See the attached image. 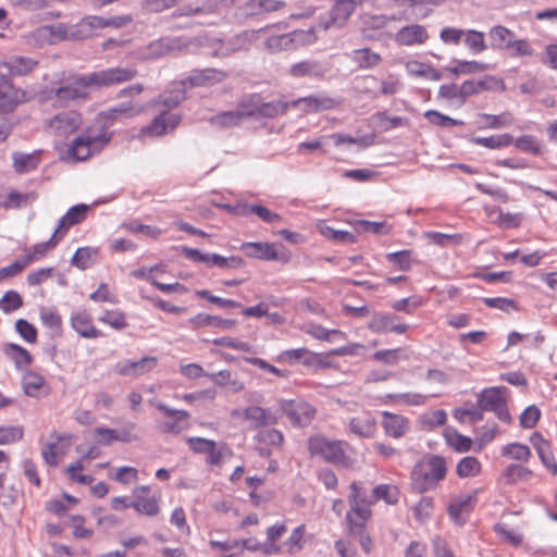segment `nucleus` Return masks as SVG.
<instances>
[{
	"instance_id": "nucleus-39",
	"label": "nucleus",
	"mask_w": 557,
	"mask_h": 557,
	"mask_svg": "<svg viewBox=\"0 0 557 557\" xmlns=\"http://www.w3.org/2000/svg\"><path fill=\"white\" fill-rule=\"evenodd\" d=\"M46 385L45 379L37 372L28 370L22 377L24 393L29 397H38L40 389Z\"/></svg>"
},
{
	"instance_id": "nucleus-28",
	"label": "nucleus",
	"mask_w": 557,
	"mask_h": 557,
	"mask_svg": "<svg viewBox=\"0 0 557 557\" xmlns=\"http://www.w3.org/2000/svg\"><path fill=\"white\" fill-rule=\"evenodd\" d=\"M350 493L348 495L349 509L357 510H371V506L374 504L372 498H369L366 490L362 487L360 482L354 481L350 483Z\"/></svg>"
},
{
	"instance_id": "nucleus-58",
	"label": "nucleus",
	"mask_w": 557,
	"mask_h": 557,
	"mask_svg": "<svg viewBox=\"0 0 557 557\" xmlns=\"http://www.w3.org/2000/svg\"><path fill=\"white\" fill-rule=\"evenodd\" d=\"M424 116L431 124L440 127L461 126L465 124L461 120H455L435 110L426 111Z\"/></svg>"
},
{
	"instance_id": "nucleus-22",
	"label": "nucleus",
	"mask_w": 557,
	"mask_h": 557,
	"mask_svg": "<svg viewBox=\"0 0 557 557\" xmlns=\"http://www.w3.org/2000/svg\"><path fill=\"white\" fill-rule=\"evenodd\" d=\"M88 210L89 206L84 203L71 207L67 212L59 220L54 232L59 235V237L63 238L71 226L79 224L86 219Z\"/></svg>"
},
{
	"instance_id": "nucleus-9",
	"label": "nucleus",
	"mask_w": 557,
	"mask_h": 557,
	"mask_svg": "<svg viewBox=\"0 0 557 557\" xmlns=\"http://www.w3.org/2000/svg\"><path fill=\"white\" fill-rule=\"evenodd\" d=\"M331 71V64L327 61L307 59L293 64L288 74L293 78H309L313 81H322Z\"/></svg>"
},
{
	"instance_id": "nucleus-25",
	"label": "nucleus",
	"mask_w": 557,
	"mask_h": 557,
	"mask_svg": "<svg viewBox=\"0 0 557 557\" xmlns=\"http://www.w3.org/2000/svg\"><path fill=\"white\" fill-rule=\"evenodd\" d=\"M50 437L53 441L42 445L41 456L47 465L57 467L59 463V456H63L66 450V447H62L60 444L64 440H69L70 436L53 432Z\"/></svg>"
},
{
	"instance_id": "nucleus-23",
	"label": "nucleus",
	"mask_w": 557,
	"mask_h": 557,
	"mask_svg": "<svg viewBox=\"0 0 557 557\" xmlns=\"http://www.w3.org/2000/svg\"><path fill=\"white\" fill-rule=\"evenodd\" d=\"M305 37V32L295 30L288 34L271 36L265 40L264 45L270 51L277 52L294 48L296 45L304 42Z\"/></svg>"
},
{
	"instance_id": "nucleus-38",
	"label": "nucleus",
	"mask_w": 557,
	"mask_h": 557,
	"mask_svg": "<svg viewBox=\"0 0 557 557\" xmlns=\"http://www.w3.org/2000/svg\"><path fill=\"white\" fill-rule=\"evenodd\" d=\"M456 62L455 66H447L445 70L451 75L459 76L475 74L480 72H484L487 70L488 65L486 63L478 62V61H465V60H454Z\"/></svg>"
},
{
	"instance_id": "nucleus-10",
	"label": "nucleus",
	"mask_w": 557,
	"mask_h": 557,
	"mask_svg": "<svg viewBox=\"0 0 557 557\" xmlns=\"http://www.w3.org/2000/svg\"><path fill=\"white\" fill-rule=\"evenodd\" d=\"M447 474V466L444 457L433 455L423 465L422 473L423 482L418 486L420 492L431 490L437 485L438 482L445 479Z\"/></svg>"
},
{
	"instance_id": "nucleus-64",
	"label": "nucleus",
	"mask_w": 557,
	"mask_h": 557,
	"mask_svg": "<svg viewBox=\"0 0 557 557\" xmlns=\"http://www.w3.org/2000/svg\"><path fill=\"white\" fill-rule=\"evenodd\" d=\"M388 262L395 264L400 271H408L411 268V251L400 250L386 255Z\"/></svg>"
},
{
	"instance_id": "nucleus-2",
	"label": "nucleus",
	"mask_w": 557,
	"mask_h": 557,
	"mask_svg": "<svg viewBox=\"0 0 557 557\" xmlns=\"http://www.w3.org/2000/svg\"><path fill=\"white\" fill-rule=\"evenodd\" d=\"M112 133L104 127L89 126L77 136L67 149V154L74 161H86L99 153L111 140Z\"/></svg>"
},
{
	"instance_id": "nucleus-53",
	"label": "nucleus",
	"mask_w": 557,
	"mask_h": 557,
	"mask_svg": "<svg viewBox=\"0 0 557 557\" xmlns=\"http://www.w3.org/2000/svg\"><path fill=\"white\" fill-rule=\"evenodd\" d=\"M23 306V298L16 290H8L0 298V310L5 313H12Z\"/></svg>"
},
{
	"instance_id": "nucleus-37",
	"label": "nucleus",
	"mask_w": 557,
	"mask_h": 557,
	"mask_svg": "<svg viewBox=\"0 0 557 557\" xmlns=\"http://www.w3.org/2000/svg\"><path fill=\"white\" fill-rule=\"evenodd\" d=\"M475 503V492L473 494L469 495H460L450 502L448 506V513L449 516L458 522L460 519V516L463 512H468L473 508V505Z\"/></svg>"
},
{
	"instance_id": "nucleus-47",
	"label": "nucleus",
	"mask_w": 557,
	"mask_h": 557,
	"mask_svg": "<svg viewBox=\"0 0 557 557\" xmlns=\"http://www.w3.org/2000/svg\"><path fill=\"white\" fill-rule=\"evenodd\" d=\"M252 115V112L244 111V110H235V111H226L220 114H216L211 119V122L214 125L221 127H230L237 125L244 117Z\"/></svg>"
},
{
	"instance_id": "nucleus-27",
	"label": "nucleus",
	"mask_w": 557,
	"mask_h": 557,
	"mask_svg": "<svg viewBox=\"0 0 557 557\" xmlns=\"http://www.w3.org/2000/svg\"><path fill=\"white\" fill-rule=\"evenodd\" d=\"M531 442L535 447L537 455L547 470L553 474H557V463L555 461L554 455L550 450V445L547 441H545L540 434L535 433L531 437Z\"/></svg>"
},
{
	"instance_id": "nucleus-36",
	"label": "nucleus",
	"mask_w": 557,
	"mask_h": 557,
	"mask_svg": "<svg viewBox=\"0 0 557 557\" xmlns=\"http://www.w3.org/2000/svg\"><path fill=\"white\" fill-rule=\"evenodd\" d=\"M490 39L492 41V47L498 50H505L509 47L512 39L516 37L515 33L503 26L496 25L493 26L488 32Z\"/></svg>"
},
{
	"instance_id": "nucleus-24",
	"label": "nucleus",
	"mask_w": 557,
	"mask_h": 557,
	"mask_svg": "<svg viewBox=\"0 0 557 557\" xmlns=\"http://www.w3.org/2000/svg\"><path fill=\"white\" fill-rule=\"evenodd\" d=\"M348 429L358 437L371 438L376 433V420L371 413L364 412L351 418L348 423Z\"/></svg>"
},
{
	"instance_id": "nucleus-5",
	"label": "nucleus",
	"mask_w": 557,
	"mask_h": 557,
	"mask_svg": "<svg viewBox=\"0 0 557 557\" xmlns=\"http://www.w3.org/2000/svg\"><path fill=\"white\" fill-rule=\"evenodd\" d=\"M83 124V116L75 110L63 111L45 122L48 134L63 140L76 133Z\"/></svg>"
},
{
	"instance_id": "nucleus-57",
	"label": "nucleus",
	"mask_w": 557,
	"mask_h": 557,
	"mask_svg": "<svg viewBox=\"0 0 557 557\" xmlns=\"http://www.w3.org/2000/svg\"><path fill=\"white\" fill-rule=\"evenodd\" d=\"M132 508L149 517L158 515L160 510L158 500L154 497H139L132 503Z\"/></svg>"
},
{
	"instance_id": "nucleus-18",
	"label": "nucleus",
	"mask_w": 557,
	"mask_h": 557,
	"mask_svg": "<svg viewBox=\"0 0 557 557\" xmlns=\"http://www.w3.org/2000/svg\"><path fill=\"white\" fill-rule=\"evenodd\" d=\"M158 410L162 411L165 416L173 418V421H166L159 424V430L162 433L178 434L184 430L182 422L189 418V413L186 410L172 409L165 404L158 401H150Z\"/></svg>"
},
{
	"instance_id": "nucleus-3",
	"label": "nucleus",
	"mask_w": 557,
	"mask_h": 557,
	"mask_svg": "<svg viewBox=\"0 0 557 557\" xmlns=\"http://www.w3.org/2000/svg\"><path fill=\"white\" fill-rule=\"evenodd\" d=\"M349 445L343 441H331L326 437L317 435L309 440V450L311 455L320 456L327 462L347 467L349 457L347 450Z\"/></svg>"
},
{
	"instance_id": "nucleus-8",
	"label": "nucleus",
	"mask_w": 557,
	"mask_h": 557,
	"mask_svg": "<svg viewBox=\"0 0 557 557\" xmlns=\"http://www.w3.org/2000/svg\"><path fill=\"white\" fill-rule=\"evenodd\" d=\"M280 409L286 414L289 421L297 426H307L315 416V408L304 400H278Z\"/></svg>"
},
{
	"instance_id": "nucleus-45",
	"label": "nucleus",
	"mask_w": 557,
	"mask_h": 557,
	"mask_svg": "<svg viewBox=\"0 0 557 557\" xmlns=\"http://www.w3.org/2000/svg\"><path fill=\"white\" fill-rule=\"evenodd\" d=\"M399 499V490L392 484H380L372 491V500L374 504L384 500L387 505H395Z\"/></svg>"
},
{
	"instance_id": "nucleus-19",
	"label": "nucleus",
	"mask_w": 557,
	"mask_h": 557,
	"mask_svg": "<svg viewBox=\"0 0 557 557\" xmlns=\"http://www.w3.org/2000/svg\"><path fill=\"white\" fill-rule=\"evenodd\" d=\"M71 326L84 338H98L103 336L92 322L91 314L86 310H77L71 314Z\"/></svg>"
},
{
	"instance_id": "nucleus-46",
	"label": "nucleus",
	"mask_w": 557,
	"mask_h": 557,
	"mask_svg": "<svg viewBox=\"0 0 557 557\" xmlns=\"http://www.w3.org/2000/svg\"><path fill=\"white\" fill-rule=\"evenodd\" d=\"M305 332L315 339L334 342L336 338H344L345 333L339 330H327L320 324H307Z\"/></svg>"
},
{
	"instance_id": "nucleus-40",
	"label": "nucleus",
	"mask_w": 557,
	"mask_h": 557,
	"mask_svg": "<svg viewBox=\"0 0 557 557\" xmlns=\"http://www.w3.org/2000/svg\"><path fill=\"white\" fill-rule=\"evenodd\" d=\"M36 196L33 193L22 194L11 190L5 196H0V206L5 209H17L33 202Z\"/></svg>"
},
{
	"instance_id": "nucleus-52",
	"label": "nucleus",
	"mask_w": 557,
	"mask_h": 557,
	"mask_svg": "<svg viewBox=\"0 0 557 557\" xmlns=\"http://www.w3.org/2000/svg\"><path fill=\"white\" fill-rule=\"evenodd\" d=\"M512 144L518 150L532 154H541L542 145L541 141L533 135H523L513 139Z\"/></svg>"
},
{
	"instance_id": "nucleus-13",
	"label": "nucleus",
	"mask_w": 557,
	"mask_h": 557,
	"mask_svg": "<svg viewBox=\"0 0 557 557\" xmlns=\"http://www.w3.org/2000/svg\"><path fill=\"white\" fill-rule=\"evenodd\" d=\"M71 25L58 23L53 25H45L38 27L32 33V38L36 44L53 45L61 40H70Z\"/></svg>"
},
{
	"instance_id": "nucleus-31",
	"label": "nucleus",
	"mask_w": 557,
	"mask_h": 557,
	"mask_svg": "<svg viewBox=\"0 0 557 557\" xmlns=\"http://www.w3.org/2000/svg\"><path fill=\"white\" fill-rule=\"evenodd\" d=\"M3 352L14 362L16 369L18 370L26 369L33 362V356L29 354V351L17 344H4Z\"/></svg>"
},
{
	"instance_id": "nucleus-59",
	"label": "nucleus",
	"mask_w": 557,
	"mask_h": 557,
	"mask_svg": "<svg viewBox=\"0 0 557 557\" xmlns=\"http://www.w3.org/2000/svg\"><path fill=\"white\" fill-rule=\"evenodd\" d=\"M397 317L392 314L375 313L370 320L368 327L374 333L389 332L391 323L396 321Z\"/></svg>"
},
{
	"instance_id": "nucleus-6",
	"label": "nucleus",
	"mask_w": 557,
	"mask_h": 557,
	"mask_svg": "<svg viewBox=\"0 0 557 557\" xmlns=\"http://www.w3.org/2000/svg\"><path fill=\"white\" fill-rule=\"evenodd\" d=\"M186 45L180 37H164L151 41L150 44L140 47L135 52V58L138 60H154L175 51L182 50Z\"/></svg>"
},
{
	"instance_id": "nucleus-32",
	"label": "nucleus",
	"mask_w": 557,
	"mask_h": 557,
	"mask_svg": "<svg viewBox=\"0 0 557 557\" xmlns=\"http://www.w3.org/2000/svg\"><path fill=\"white\" fill-rule=\"evenodd\" d=\"M350 59L362 70L373 69L382 62L381 54L370 48L354 50Z\"/></svg>"
},
{
	"instance_id": "nucleus-1",
	"label": "nucleus",
	"mask_w": 557,
	"mask_h": 557,
	"mask_svg": "<svg viewBox=\"0 0 557 557\" xmlns=\"http://www.w3.org/2000/svg\"><path fill=\"white\" fill-rule=\"evenodd\" d=\"M138 72L135 67H107L74 77L58 88L45 89L40 92L42 101L53 107H66L70 103L85 101L90 89H101L133 81Z\"/></svg>"
},
{
	"instance_id": "nucleus-61",
	"label": "nucleus",
	"mask_w": 557,
	"mask_h": 557,
	"mask_svg": "<svg viewBox=\"0 0 557 557\" xmlns=\"http://www.w3.org/2000/svg\"><path fill=\"white\" fill-rule=\"evenodd\" d=\"M479 117L486 122L485 127L493 128V129L508 126V125L512 124V121H513L511 114L507 113V112L502 113L499 115L482 113L479 115Z\"/></svg>"
},
{
	"instance_id": "nucleus-50",
	"label": "nucleus",
	"mask_w": 557,
	"mask_h": 557,
	"mask_svg": "<svg viewBox=\"0 0 557 557\" xmlns=\"http://www.w3.org/2000/svg\"><path fill=\"white\" fill-rule=\"evenodd\" d=\"M445 440L446 443L454 448V450L458 453H466L471 449L472 441L470 437L465 436L457 432L456 430H446L445 431Z\"/></svg>"
},
{
	"instance_id": "nucleus-41",
	"label": "nucleus",
	"mask_w": 557,
	"mask_h": 557,
	"mask_svg": "<svg viewBox=\"0 0 557 557\" xmlns=\"http://www.w3.org/2000/svg\"><path fill=\"white\" fill-rule=\"evenodd\" d=\"M482 465L476 457L466 456L456 466V473L460 479L474 478L480 474Z\"/></svg>"
},
{
	"instance_id": "nucleus-11",
	"label": "nucleus",
	"mask_w": 557,
	"mask_h": 557,
	"mask_svg": "<svg viewBox=\"0 0 557 557\" xmlns=\"http://www.w3.org/2000/svg\"><path fill=\"white\" fill-rule=\"evenodd\" d=\"M181 115L168 110H160L150 124L144 126L140 131L143 135L160 137L174 131L181 123Z\"/></svg>"
},
{
	"instance_id": "nucleus-54",
	"label": "nucleus",
	"mask_w": 557,
	"mask_h": 557,
	"mask_svg": "<svg viewBox=\"0 0 557 557\" xmlns=\"http://www.w3.org/2000/svg\"><path fill=\"white\" fill-rule=\"evenodd\" d=\"M99 321L116 331H122L127 326L125 314L120 310H106L99 317Z\"/></svg>"
},
{
	"instance_id": "nucleus-43",
	"label": "nucleus",
	"mask_w": 557,
	"mask_h": 557,
	"mask_svg": "<svg viewBox=\"0 0 557 557\" xmlns=\"http://www.w3.org/2000/svg\"><path fill=\"white\" fill-rule=\"evenodd\" d=\"M513 137L510 134H497L488 137H474L472 143L488 149H502L512 144Z\"/></svg>"
},
{
	"instance_id": "nucleus-35",
	"label": "nucleus",
	"mask_w": 557,
	"mask_h": 557,
	"mask_svg": "<svg viewBox=\"0 0 557 557\" xmlns=\"http://www.w3.org/2000/svg\"><path fill=\"white\" fill-rule=\"evenodd\" d=\"M207 376L216 385L228 387L232 393H239L245 389V383L235 377L228 370H222L216 373L207 374Z\"/></svg>"
},
{
	"instance_id": "nucleus-20",
	"label": "nucleus",
	"mask_w": 557,
	"mask_h": 557,
	"mask_svg": "<svg viewBox=\"0 0 557 557\" xmlns=\"http://www.w3.org/2000/svg\"><path fill=\"white\" fill-rule=\"evenodd\" d=\"M429 33L423 25L411 24L401 27L394 37L399 46H420L428 41Z\"/></svg>"
},
{
	"instance_id": "nucleus-14",
	"label": "nucleus",
	"mask_w": 557,
	"mask_h": 557,
	"mask_svg": "<svg viewBox=\"0 0 557 557\" xmlns=\"http://www.w3.org/2000/svg\"><path fill=\"white\" fill-rule=\"evenodd\" d=\"M158 364V358L147 356L138 361L129 359L119 361L114 366V372L119 375L138 377L152 371Z\"/></svg>"
},
{
	"instance_id": "nucleus-12",
	"label": "nucleus",
	"mask_w": 557,
	"mask_h": 557,
	"mask_svg": "<svg viewBox=\"0 0 557 557\" xmlns=\"http://www.w3.org/2000/svg\"><path fill=\"white\" fill-rule=\"evenodd\" d=\"M242 251L249 257L260 260H267V261H287L288 256L286 253H282L276 249L275 244L271 243H263V242H257V243H244L240 247Z\"/></svg>"
},
{
	"instance_id": "nucleus-29",
	"label": "nucleus",
	"mask_w": 557,
	"mask_h": 557,
	"mask_svg": "<svg viewBox=\"0 0 557 557\" xmlns=\"http://www.w3.org/2000/svg\"><path fill=\"white\" fill-rule=\"evenodd\" d=\"M226 74L215 69L194 71L187 78L190 86H209L224 81Z\"/></svg>"
},
{
	"instance_id": "nucleus-62",
	"label": "nucleus",
	"mask_w": 557,
	"mask_h": 557,
	"mask_svg": "<svg viewBox=\"0 0 557 557\" xmlns=\"http://www.w3.org/2000/svg\"><path fill=\"white\" fill-rule=\"evenodd\" d=\"M15 331L25 342L29 344H35L37 342V329L27 320H16Z\"/></svg>"
},
{
	"instance_id": "nucleus-21",
	"label": "nucleus",
	"mask_w": 557,
	"mask_h": 557,
	"mask_svg": "<svg viewBox=\"0 0 557 557\" xmlns=\"http://www.w3.org/2000/svg\"><path fill=\"white\" fill-rule=\"evenodd\" d=\"M244 420L249 422L251 429H259L276 424L278 418L270 409L260 406H249L245 408Z\"/></svg>"
},
{
	"instance_id": "nucleus-7",
	"label": "nucleus",
	"mask_w": 557,
	"mask_h": 557,
	"mask_svg": "<svg viewBox=\"0 0 557 557\" xmlns=\"http://www.w3.org/2000/svg\"><path fill=\"white\" fill-rule=\"evenodd\" d=\"M145 110L146 106L131 100L117 103L116 106L100 112L97 119L101 123L100 126L108 129V127L113 125L115 122L134 119L144 113Z\"/></svg>"
},
{
	"instance_id": "nucleus-34",
	"label": "nucleus",
	"mask_w": 557,
	"mask_h": 557,
	"mask_svg": "<svg viewBox=\"0 0 557 557\" xmlns=\"http://www.w3.org/2000/svg\"><path fill=\"white\" fill-rule=\"evenodd\" d=\"M289 110L288 101L285 99H277L270 102L260 103L256 110H252V115L257 114L262 117H276L285 114Z\"/></svg>"
},
{
	"instance_id": "nucleus-55",
	"label": "nucleus",
	"mask_w": 557,
	"mask_h": 557,
	"mask_svg": "<svg viewBox=\"0 0 557 557\" xmlns=\"http://www.w3.org/2000/svg\"><path fill=\"white\" fill-rule=\"evenodd\" d=\"M502 455L518 461H528L531 457V450L527 445L511 443L503 447Z\"/></svg>"
},
{
	"instance_id": "nucleus-49",
	"label": "nucleus",
	"mask_w": 557,
	"mask_h": 557,
	"mask_svg": "<svg viewBox=\"0 0 557 557\" xmlns=\"http://www.w3.org/2000/svg\"><path fill=\"white\" fill-rule=\"evenodd\" d=\"M306 527L304 524L295 528L289 537L283 543V548L289 555L300 552L305 544Z\"/></svg>"
},
{
	"instance_id": "nucleus-60",
	"label": "nucleus",
	"mask_w": 557,
	"mask_h": 557,
	"mask_svg": "<svg viewBox=\"0 0 557 557\" xmlns=\"http://www.w3.org/2000/svg\"><path fill=\"white\" fill-rule=\"evenodd\" d=\"M255 440L268 446L278 447L283 443V433L276 429L262 430L255 436Z\"/></svg>"
},
{
	"instance_id": "nucleus-16",
	"label": "nucleus",
	"mask_w": 557,
	"mask_h": 557,
	"mask_svg": "<svg viewBox=\"0 0 557 557\" xmlns=\"http://www.w3.org/2000/svg\"><path fill=\"white\" fill-rule=\"evenodd\" d=\"M38 65V61L26 57H14L0 62V78L22 76L30 73Z\"/></svg>"
},
{
	"instance_id": "nucleus-56",
	"label": "nucleus",
	"mask_w": 557,
	"mask_h": 557,
	"mask_svg": "<svg viewBox=\"0 0 557 557\" xmlns=\"http://www.w3.org/2000/svg\"><path fill=\"white\" fill-rule=\"evenodd\" d=\"M532 475L533 472L529 468L517 463L509 465L505 470V476L512 483L527 482Z\"/></svg>"
},
{
	"instance_id": "nucleus-30",
	"label": "nucleus",
	"mask_w": 557,
	"mask_h": 557,
	"mask_svg": "<svg viewBox=\"0 0 557 557\" xmlns=\"http://www.w3.org/2000/svg\"><path fill=\"white\" fill-rule=\"evenodd\" d=\"M405 69L410 76L422 77L434 82L442 79V73L440 71L430 64L417 60H410L406 62Z\"/></svg>"
},
{
	"instance_id": "nucleus-44",
	"label": "nucleus",
	"mask_w": 557,
	"mask_h": 557,
	"mask_svg": "<svg viewBox=\"0 0 557 557\" xmlns=\"http://www.w3.org/2000/svg\"><path fill=\"white\" fill-rule=\"evenodd\" d=\"M97 256L98 248L81 247L75 251L71 263L81 270H85L95 263Z\"/></svg>"
},
{
	"instance_id": "nucleus-4",
	"label": "nucleus",
	"mask_w": 557,
	"mask_h": 557,
	"mask_svg": "<svg viewBox=\"0 0 557 557\" xmlns=\"http://www.w3.org/2000/svg\"><path fill=\"white\" fill-rule=\"evenodd\" d=\"M508 388L494 386L483 389L478 395V405L481 410L495 412L496 417L505 422H511V416L507 409Z\"/></svg>"
},
{
	"instance_id": "nucleus-15",
	"label": "nucleus",
	"mask_w": 557,
	"mask_h": 557,
	"mask_svg": "<svg viewBox=\"0 0 557 557\" xmlns=\"http://www.w3.org/2000/svg\"><path fill=\"white\" fill-rule=\"evenodd\" d=\"M27 101L26 92L3 79L0 83V113L13 112L20 104Z\"/></svg>"
},
{
	"instance_id": "nucleus-63",
	"label": "nucleus",
	"mask_w": 557,
	"mask_h": 557,
	"mask_svg": "<svg viewBox=\"0 0 557 557\" xmlns=\"http://www.w3.org/2000/svg\"><path fill=\"white\" fill-rule=\"evenodd\" d=\"M39 318L46 327L54 331L60 330L62 324L61 317L54 309L41 307L39 310Z\"/></svg>"
},
{
	"instance_id": "nucleus-33",
	"label": "nucleus",
	"mask_w": 557,
	"mask_h": 557,
	"mask_svg": "<svg viewBox=\"0 0 557 557\" xmlns=\"http://www.w3.org/2000/svg\"><path fill=\"white\" fill-rule=\"evenodd\" d=\"M260 30H244L231 38L225 47L227 52L248 50L258 39Z\"/></svg>"
},
{
	"instance_id": "nucleus-48",
	"label": "nucleus",
	"mask_w": 557,
	"mask_h": 557,
	"mask_svg": "<svg viewBox=\"0 0 557 557\" xmlns=\"http://www.w3.org/2000/svg\"><path fill=\"white\" fill-rule=\"evenodd\" d=\"M506 51L511 58H531L535 54V49L528 38L515 37Z\"/></svg>"
},
{
	"instance_id": "nucleus-17",
	"label": "nucleus",
	"mask_w": 557,
	"mask_h": 557,
	"mask_svg": "<svg viewBox=\"0 0 557 557\" xmlns=\"http://www.w3.org/2000/svg\"><path fill=\"white\" fill-rule=\"evenodd\" d=\"M382 428L384 433L393 438L405 436L410 430V420L401 414L382 411Z\"/></svg>"
},
{
	"instance_id": "nucleus-26",
	"label": "nucleus",
	"mask_w": 557,
	"mask_h": 557,
	"mask_svg": "<svg viewBox=\"0 0 557 557\" xmlns=\"http://www.w3.org/2000/svg\"><path fill=\"white\" fill-rule=\"evenodd\" d=\"M360 512L352 509L346 512L345 532L349 537L367 530V523L372 516V510H360Z\"/></svg>"
},
{
	"instance_id": "nucleus-51",
	"label": "nucleus",
	"mask_w": 557,
	"mask_h": 557,
	"mask_svg": "<svg viewBox=\"0 0 557 557\" xmlns=\"http://www.w3.org/2000/svg\"><path fill=\"white\" fill-rule=\"evenodd\" d=\"M465 44L473 54H479L486 50L484 34L475 29L465 30Z\"/></svg>"
},
{
	"instance_id": "nucleus-42",
	"label": "nucleus",
	"mask_w": 557,
	"mask_h": 557,
	"mask_svg": "<svg viewBox=\"0 0 557 557\" xmlns=\"http://www.w3.org/2000/svg\"><path fill=\"white\" fill-rule=\"evenodd\" d=\"M13 166L17 173H27L35 170L39 163L37 153L14 152L12 154Z\"/></svg>"
}]
</instances>
